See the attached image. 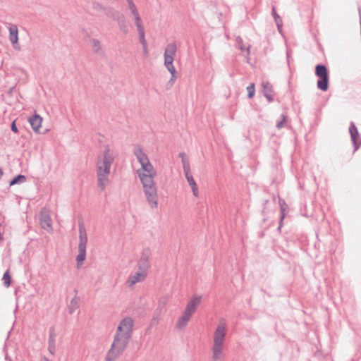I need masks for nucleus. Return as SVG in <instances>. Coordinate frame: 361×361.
Masks as SVG:
<instances>
[{"label": "nucleus", "mask_w": 361, "mask_h": 361, "mask_svg": "<svg viewBox=\"0 0 361 361\" xmlns=\"http://www.w3.org/2000/svg\"><path fill=\"white\" fill-rule=\"evenodd\" d=\"M48 350L51 355H54L56 351V344H48Z\"/></svg>", "instance_id": "36"}, {"label": "nucleus", "mask_w": 361, "mask_h": 361, "mask_svg": "<svg viewBox=\"0 0 361 361\" xmlns=\"http://www.w3.org/2000/svg\"><path fill=\"white\" fill-rule=\"evenodd\" d=\"M175 78H176V74H175V75H173V74H171V79H170L169 82H171V83L173 84V82H174V80H175Z\"/></svg>", "instance_id": "41"}, {"label": "nucleus", "mask_w": 361, "mask_h": 361, "mask_svg": "<svg viewBox=\"0 0 361 361\" xmlns=\"http://www.w3.org/2000/svg\"><path fill=\"white\" fill-rule=\"evenodd\" d=\"M2 280L4 281V284L6 287H8L10 285H11V277L9 274V271L7 270L4 276H3V278H2Z\"/></svg>", "instance_id": "30"}, {"label": "nucleus", "mask_w": 361, "mask_h": 361, "mask_svg": "<svg viewBox=\"0 0 361 361\" xmlns=\"http://www.w3.org/2000/svg\"><path fill=\"white\" fill-rule=\"evenodd\" d=\"M11 130L13 132H14L16 133H18V128H17V126L16 125V121H15L11 123Z\"/></svg>", "instance_id": "38"}, {"label": "nucleus", "mask_w": 361, "mask_h": 361, "mask_svg": "<svg viewBox=\"0 0 361 361\" xmlns=\"http://www.w3.org/2000/svg\"><path fill=\"white\" fill-rule=\"evenodd\" d=\"M137 173L142 184L144 193L149 204L152 208H157L158 206V196L154 180L157 175L156 170L153 169V172L137 170Z\"/></svg>", "instance_id": "3"}, {"label": "nucleus", "mask_w": 361, "mask_h": 361, "mask_svg": "<svg viewBox=\"0 0 361 361\" xmlns=\"http://www.w3.org/2000/svg\"><path fill=\"white\" fill-rule=\"evenodd\" d=\"M279 204H280V207H281V219H280L279 229H280L281 227L282 226L283 221V219L285 218L284 205L286 204V202L283 200L279 199Z\"/></svg>", "instance_id": "22"}, {"label": "nucleus", "mask_w": 361, "mask_h": 361, "mask_svg": "<svg viewBox=\"0 0 361 361\" xmlns=\"http://www.w3.org/2000/svg\"><path fill=\"white\" fill-rule=\"evenodd\" d=\"M42 118L38 114H35L29 118V123L32 128L37 133H39V128L42 126Z\"/></svg>", "instance_id": "15"}, {"label": "nucleus", "mask_w": 361, "mask_h": 361, "mask_svg": "<svg viewBox=\"0 0 361 361\" xmlns=\"http://www.w3.org/2000/svg\"><path fill=\"white\" fill-rule=\"evenodd\" d=\"M201 299L202 297L200 295L192 297L188 302L184 311L192 315L195 312L196 307L200 305Z\"/></svg>", "instance_id": "13"}, {"label": "nucleus", "mask_w": 361, "mask_h": 361, "mask_svg": "<svg viewBox=\"0 0 361 361\" xmlns=\"http://www.w3.org/2000/svg\"><path fill=\"white\" fill-rule=\"evenodd\" d=\"M177 51V45L176 42H171L167 44L164 50V66L171 74L176 73V68L173 66L174 57Z\"/></svg>", "instance_id": "6"}, {"label": "nucleus", "mask_w": 361, "mask_h": 361, "mask_svg": "<svg viewBox=\"0 0 361 361\" xmlns=\"http://www.w3.org/2000/svg\"><path fill=\"white\" fill-rule=\"evenodd\" d=\"M272 16L274 18L276 23L279 31L281 32V29L282 27V19L276 13L275 7L272 8Z\"/></svg>", "instance_id": "19"}, {"label": "nucleus", "mask_w": 361, "mask_h": 361, "mask_svg": "<svg viewBox=\"0 0 361 361\" xmlns=\"http://www.w3.org/2000/svg\"><path fill=\"white\" fill-rule=\"evenodd\" d=\"M286 118H287V116L286 114H282L281 115V120L278 121L276 123V128L278 129H281L284 126V123L286 121Z\"/></svg>", "instance_id": "33"}, {"label": "nucleus", "mask_w": 361, "mask_h": 361, "mask_svg": "<svg viewBox=\"0 0 361 361\" xmlns=\"http://www.w3.org/2000/svg\"><path fill=\"white\" fill-rule=\"evenodd\" d=\"M185 178L187 179V181L190 186L191 187V190L192 192V194L195 197H198L199 195V191H198V187L197 185L194 180L191 173H188V176H185Z\"/></svg>", "instance_id": "16"}, {"label": "nucleus", "mask_w": 361, "mask_h": 361, "mask_svg": "<svg viewBox=\"0 0 361 361\" xmlns=\"http://www.w3.org/2000/svg\"><path fill=\"white\" fill-rule=\"evenodd\" d=\"M191 316L192 315L184 311L183 315L180 317H179L176 323V327L179 329H182L183 328H184L187 325Z\"/></svg>", "instance_id": "17"}, {"label": "nucleus", "mask_w": 361, "mask_h": 361, "mask_svg": "<svg viewBox=\"0 0 361 361\" xmlns=\"http://www.w3.org/2000/svg\"><path fill=\"white\" fill-rule=\"evenodd\" d=\"M168 302V298L167 297H162L159 299L158 302V309H160L161 311L163 309L165 308L166 304Z\"/></svg>", "instance_id": "32"}, {"label": "nucleus", "mask_w": 361, "mask_h": 361, "mask_svg": "<svg viewBox=\"0 0 361 361\" xmlns=\"http://www.w3.org/2000/svg\"><path fill=\"white\" fill-rule=\"evenodd\" d=\"M263 94L272 92V85L269 82H262Z\"/></svg>", "instance_id": "31"}, {"label": "nucleus", "mask_w": 361, "mask_h": 361, "mask_svg": "<svg viewBox=\"0 0 361 361\" xmlns=\"http://www.w3.org/2000/svg\"><path fill=\"white\" fill-rule=\"evenodd\" d=\"M26 180V178L24 175L19 174L14 177L10 182V185H13L15 184H18L19 183H23Z\"/></svg>", "instance_id": "25"}, {"label": "nucleus", "mask_w": 361, "mask_h": 361, "mask_svg": "<svg viewBox=\"0 0 361 361\" xmlns=\"http://www.w3.org/2000/svg\"><path fill=\"white\" fill-rule=\"evenodd\" d=\"M78 308H79L78 299L76 297H75L71 300V302L68 305V312L70 314H73Z\"/></svg>", "instance_id": "18"}, {"label": "nucleus", "mask_w": 361, "mask_h": 361, "mask_svg": "<svg viewBox=\"0 0 361 361\" xmlns=\"http://www.w3.org/2000/svg\"><path fill=\"white\" fill-rule=\"evenodd\" d=\"M3 171L2 169L0 168V179L1 178L2 176H3Z\"/></svg>", "instance_id": "45"}, {"label": "nucleus", "mask_w": 361, "mask_h": 361, "mask_svg": "<svg viewBox=\"0 0 361 361\" xmlns=\"http://www.w3.org/2000/svg\"><path fill=\"white\" fill-rule=\"evenodd\" d=\"M349 133L350 134L351 140L354 145V151H356L360 147V144L357 143L359 137V133L353 122H351L349 127Z\"/></svg>", "instance_id": "14"}, {"label": "nucleus", "mask_w": 361, "mask_h": 361, "mask_svg": "<svg viewBox=\"0 0 361 361\" xmlns=\"http://www.w3.org/2000/svg\"><path fill=\"white\" fill-rule=\"evenodd\" d=\"M114 161V151L109 146H106L104 152L98 155L96 163L97 186L102 191L105 190L109 182V174Z\"/></svg>", "instance_id": "2"}, {"label": "nucleus", "mask_w": 361, "mask_h": 361, "mask_svg": "<svg viewBox=\"0 0 361 361\" xmlns=\"http://www.w3.org/2000/svg\"><path fill=\"white\" fill-rule=\"evenodd\" d=\"M237 47L241 50L244 51L246 50L247 52V54H250V46L245 47L243 44V39L238 36L235 39Z\"/></svg>", "instance_id": "21"}, {"label": "nucleus", "mask_w": 361, "mask_h": 361, "mask_svg": "<svg viewBox=\"0 0 361 361\" xmlns=\"http://www.w3.org/2000/svg\"><path fill=\"white\" fill-rule=\"evenodd\" d=\"M183 169L185 176H188L190 173V166L189 161L187 158L182 159Z\"/></svg>", "instance_id": "24"}, {"label": "nucleus", "mask_w": 361, "mask_h": 361, "mask_svg": "<svg viewBox=\"0 0 361 361\" xmlns=\"http://www.w3.org/2000/svg\"><path fill=\"white\" fill-rule=\"evenodd\" d=\"M93 6L97 10H99V9L102 8V6L99 4H98V3H94L93 4Z\"/></svg>", "instance_id": "40"}, {"label": "nucleus", "mask_w": 361, "mask_h": 361, "mask_svg": "<svg viewBox=\"0 0 361 361\" xmlns=\"http://www.w3.org/2000/svg\"><path fill=\"white\" fill-rule=\"evenodd\" d=\"M359 15H360V29H361V9H359Z\"/></svg>", "instance_id": "43"}, {"label": "nucleus", "mask_w": 361, "mask_h": 361, "mask_svg": "<svg viewBox=\"0 0 361 361\" xmlns=\"http://www.w3.org/2000/svg\"><path fill=\"white\" fill-rule=\"evenodd\" d=\"M138 34H139V39H140V42L141 44L145 46V44H147V43L145 39V30H142V31H139Z\"/></svg>", "instance_id": "35"}, {"label": "nucleus", "mask_w": 361, "mask_h": 361, "mask_svg": "<svg viewBox=\"0 0 361 361\" xmlns=\"http://www.w3.org/2000/svg\"><path fill=\"white\" fill-rule=\"evenodd\" d=\"M149 267V262H142V260L139 259L137 262V269L142 270L145 272L148 273V269Z\"/></svg>", "instance_id": "26"}, {"label": "nucleus", "mask_w": 361, "mask_h": 361, "mask_svg": "<svg viewBox=\"0 0 361 361\" xmlns=\"http://www.w3.org/2000/svg\"><path fill=\"white\" fill-rule=\"evenodd\" d=\"M56 334L55 332V328L54 326H51L49 330L48 344H56Z\"/></svg>", "instance_id": "20"}, {"label": "nucleus", "mask_w": 361, "mask_h": 361, "mask_svg": "<svg viewBox=\"0 0 361 361\" xmlns=\"http://www.w3.org/2000/svg\"><path fill=\"white\" fill-rule=\"evenodd\" d=\"M264 96L267 99V100L269 102H271L274 100L271 93L264 94Z\"/></svg>", "instance_id": "37"}, {"label": "nucleus", "mask_w": 361, "mask_h": 361, "mask_svg": "<svg viewBox=\"0 0 361 361\" xmlns=\"http://www.w3.org/2000/svg\"><path fill=\"white\" fill-rule=\"evenodd\" d=\"M142 48H143V52L145 54V55H147L148 54V47H147V44L145 45H142Z\"/></svg>", "instance_id": "39"}, {"label": "nucleus", "mask_w": 361, "mask_h": 361, "mask_svg": "<svg viewBox=\"0 0 361 361\" xmlns=\"http://www.w3.org/2000/svg\"><path fill=\"white\" fill-rule=\"evenodd\" d=\"M133 154L141 165L140 171L153 172V169H154V166L150 163L147 155L143 152L142 149L139 145L135 146Z\"/></svg>", "instance_id": "8"}, {"label": "nucleus", "mask_w": 361, "mask_h": 361, "mask_svg": "<svg viewBox=\"0 0 361 361\" xmlns=\"http://www.w3.org/2000/svg\"><path fill=\"white\" fill-rule=\"evenodd\" d=\"M247 97L249 98H252L254 97L255 92V84L252 83L249 86H247Z\"/></svg>", "instance_id": "34"}, {"label": "nucleus", "mask_w": 361, "mask_h": 361, "mask_svg": "<svg viewBox=\"0 0 361 361\" xmlns=\"http://www.w3.org/2000/svg\"><path fill=\"white\" fill-rule=\"evenodd\" d=\"M134 320L130 317H124L120 322L110 349L106 355V361H116L126 348L132 336Z\"/></svg>", "instance_id": "1"}, {"label": "nucleus", "mask_w": 361, "mask_h": 361, "mask_svg": "<svg viewBox=\"0 0 361 361\" xmlns=\"http://www.w3.org/2000/svg\"><path fill=\"white\" fill-rule=\"evenodd\" d=\"M39 223L44 229L47 231L52 229V221L46 209H42L39 213Z\"/></svg>", "instance_id": "11"}, {"label": "nucleus", "mask_w": 361, "mask_h": 361, "mask_svg": "<svg viewBox=\"0 0 361 361\" xmlns=\"http://www.w3.org/2000/svg\"><path fill=\"white\" fill-rule=\"evenodd\" d=\"M315 74L319 79L317 80V87L326 91L329 89V72L326 66L318 64L315 67Z\"/></svg>", "instance_id": "7"}, {"label": "nucleus", "mask_w": 361, "mask_h": 361, "mask_svg": "<svg viewBox=\"0 0 361 361\" xmlns=\"http://www.w3.org/2000/svg\"><path fill=\"white\" fill-rule=\"evenodd\" d=\"M179 156H180V157H182V159H183V158H186V157H185V153H180Z\"/></svg>", "instance_id": "44"}, {"label": "nucleus", "mask_w": 361, "mask_h": 361, "mask_svg": "<svg viewBox=\"0 0 361 361\" xmlns=\"http://www.w3.org/2000/svg\"><path fill=\"white\" fill-rule=\"evenodd\" d=\"M135 17V24L137 27V32L144 30V27L142 24V20L140 16V14H137V16H134Z\"/></svg>", "instance_id": "28"}, {"label": "nucleus", "mask_w": 361, "mask_h": 361, "mask_svg": "<svg viewBox=\"0 0 361 361\" xmlns=\"http://www.w3.org/2000/svg\"><path fill=\"white\" fill-rule=\"evenodd\" d=\"M114 20L118 23L120 30L124 34H127L129 32V27L126 22V20L123 14H121L118 11H113L110 15Z\"/></svg>", "instance_id": "10"}, {"label": "nucleus", "mask_w": 361, "mask_h": 361, "mask_svg": "<svg viewBox=\"0 0 361 361\" xmlns=\"http://www.w3.org/2000/svg\"><path fill=\"white\" fill-rule=\"evenodd\" d=\"M92 50L95 53H99L101 50V44L98 39H92L91 40Z\"/></svg>", "instance_id": "27"}, {"label": "nucleus", "mask_w": 361, "mask_h": 361, "mask_svg": "<svg viewBox=\"0 0 361 361\" xmlns=\"http://www.w3.org/2000/svg\"><path fill=\"white\" fill-rule=\"evenodd\" d=\"M147 274V272L137 269L135 272L130 274L127 281L129 286H133L137 283L143 281L146 279Z\"/></svg>", "instance_id": "12"}, {"label": "nucleus", "mask_w": 361, "mask_h": 361, "mask_svg": "<svg viewBox=\"0 0 361 361\" xmlns=\"http://www.w3.org/2000/svg\"><path fill=\"white\" fill-rule=\"evenodd\" d=\"M79 243L78 255L76 257L78 267H80L86 257V247L87 243V235L85 228L82 224L79 225Z\"/></svg>", "instance_id": "5"}, {"label": "nucleus", "mask_w": 361, "mask_h": 361, "mask_svg": "<svg viewBox=\"0 0 361 361\" xmlns=\"http://www.w3.org/2000/svg\"><path fill=\"white\" fill-rule=\"evenodd\" d=\"M127 2L128 4V8H129L130 11H131V13L133 16H137V14H139L137 7L135 6L133 0H127Z\"/></svg>", "instance_id": "29"}, {"label": "nucleus", "mask_w": 361, "mask_h": 361, "mask_svg": "<svg viewBox=\"0 0 361 361\" xmlns=\"http://www.w3.org/2000/svg\"><path fill=\"white\" fill-rule=\"evenodd\" d=\"M151 256V251L149 248H145L142 250L140 259L142 262H149Z\"/></svg>", "instance_id": "23"}, {"label": "nucleus", "mask_w": 361, "mask_h": 361, "mask_svg": "<svg viewBox=\"0 0 361 361\" xmlns=\"http://www.w3.org/2000/svg\"><path fill=\"white\" fill-rule=\"evenodd\" d=\"M227 333V326L224 319H221L213 335V344L211 348L212 361H224L225 358L224 341Z\"/></svg>", "instance_id": "4"}, {"label": "nucleus", "mask_w": 361, "mask_h": 361, "mask_svg": "<svg viewBox=\"0 0 361 361\" xmlns=\"http://www.w3.org/2000/svg\"><path fill=\"white\" fill-rule=\"evenodd\" d=\"M1 238V235L0 234V239Z\"/></svg>", "instance_id": "46"}, {"label": "nucleus", "mask_w": 361, "mask_h": 361, "mask_svg": "<svg viewBox=\"0 0 361 361\" xmlns=\"http://www.w3.org/2000/svg\"><path fill=\"white\" fill-rule=\"evenodd\" d=\"M9 35L8 39L14 49L20 51V46L18 43V29L15 24H9L8 27Z\"/></svg>", "instance_id": "9"}, {"label": "nucleus", "mask_w": 361, "mask_h": 361, "mask_svg": "<svg viewBox=\"0 0 361 361\" xmlns=\"http://www.w3.org/2000/svg\"><path fill=\"white\" fill-rule=\"evenodd\" d=\"M40 361H51V360H49L47 357L43 356L41 357Z\"/></svg>", "instance_id": "42"}]
</instances>
